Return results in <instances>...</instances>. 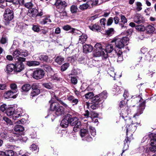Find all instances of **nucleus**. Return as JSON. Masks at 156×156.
<instances>
[{"label": "nucleus", "instance_id": "nucleus-14", "mask_svg": "<svg viewBox=\"0 0 156 156\" xmlns=\"http://www.w3.org/2000/svg\"><path fill=\"white\" fill-rule=\"evenodd\" d=\"M144 21V17L140 14L136 13L134 17V22L137 24L142 23Z\"/></svg>", "mask_w": 156, "mask_h": 156}, {"label": "nucleus", "instance_id": "nucleus-42", "mask_svg": "<svg viewBox=\"0 0 156 156\" xmlns=\"http://www.w3.org/2000/svg\"><path fill=\"white\" fill-rule=\"evenodd\" d=\"M20 55V50L19 51L18 49H16L13 52V56L14 58H16Z\"/></svg>", "mask_w": 156, "mask_h": 156}, {"label": "nucleus", "instance_id": "nucleus-15", "mask_svg": "<svg viewBox=\"0 0 156 156\" xmlns=\"http://www.w3.org/2000/svg\"><path fill=\"white\" fill-rule=\"evenodd\" d=\"M69 114L67 115L65 118L62 120L61 123V126L63 128H66L69 123Z\"/></svg>", "mask_w": 156, "mask_h": 156}, {"label": "nucleus", "instance_id": "nucleus-54", "mask_svg": "<svg viewBox=\"0 0 156 156\" xmlns=\"http://www.w3.org/2000/svg\"><path fill=\"white\" fill-rule=\"evenodd\" d=\"M60 13V17L61 19H63L64 17L67 16V13L66 11L65 10L59 12Z\"/></svg>", "mask_w": 156, "mask_h": 156}, {"label": "nucleus", "instance_id": "nucleus-33", "mask_svg": "<svg viewBox=\"0 0 156 156\" xmlns=\"http://www.w3.org/2000/svg\"><path fill=\"white\" fill-rule=\"evenodd\" d=\"M14 129L16 132L19 133L23 131L24 129L22 126L17 125L15 126Z\"/></svg>", "mask_w": 156, "mask_h": 156}, {"label": "nucleus", "instance_id": "nucleus-36", "mask_svg": "<svg viewBox=\"0 0 156 156\" xmlns=\"http://www.w3.org/2000/svg\"><path fill=\"white\" fill-rule=\"evenodd\" d=\"M10 87L11 89V90H12L16 93L18 91L17 85L15 83H12L10 85Z\"/></svg>", "mask_w": 156, "mask_h": 156}, {"label": "nucleus", "instance_id": "nucleus-18", "mask_svg": "<svg viewBox=\"0 0 156 156\" xmlns=\"http://www.w3.org/2000/svg\"><path fill=\"white\" fill-rule=\"evenodd\" d=\"M16 93L12 90H9L6 92L4 94V97L5 98H15L16 97V95L15 94Z\"/></svg>", "mask_w": 156, "mask_h": 156}, {"label": "nucleus", "instance_id": "nucleus-9", "mask_svg": "<svg viewBox=\"0 0 156 156\" xmlns=\"http://www.w3.org/2000/svg\"><path fill=\"white\" fill-rule=\"evenodd\" d=\"M14 72L16 73H20L25 68V66L23 62H16L14 64Z\"/></svg>", "mask_w": 156, "mask_h": 156}, {"label": "nucleus", "instance_id": "nucleus-4", "mask_svg": "<svg viewBox=\"0 0 156 156\" xmlns=\"http://www.w3.org/2000/svg\"><path fill=\"white\" fill-rule=\"evenodd\" d=\"M92 105L90 108L94 110L97 108L99 106L101 102V100L98 95H96L91 98Z\"/></svg>", "mask_w": 156, "mask_h": 156}, {"label": "nucleus", "instance_id": "nucleus-23", "mask_svg": "<svg viewBox=\"0 0 156 156\" xmlns=\"http://www.w3.org/2000/svg\"><path fill=\"white\" fill-rule=\"evenodd\" d=\"M14 111L15 109L13 108L10 107L6 110V113L8 116H10V118H11Z\"/></svg>", "mask_w": 156, "mask_h": 156}, {"label": "nucleus", "instance_id": "nucleus-50", "mask_svg": "<svg viewBox=\"0 0 156 156\" xmlns=\"http://www.w3.org/2000/svg\"><path fill=\"white\" fill-rule=\"evenodd\" d=\"M17 114V115L19 116V117H20L23 112V110L20 108H18L16 110H15Z\"/></svg>", "mask_w": 156, "mask_h": 156}, {"label": "nucleus", "instance_id": "nucleus-7", "mask_svg": "<svg viewBox=\"0 0 156 156\" xmlns=\"http://www.w3.org/2000/svg\"><path fill=\"white\" fill-rule=\"evenodd\" d=\"M33 57L34 59L38 60L39 58L40 60L46 62L50 60L48 56L44 53L41 54L37 53L34 55Z\"/></svg>", "mask_w": 156, "mask_h": 156}, {"label": "nucleus", "instance_id": "nucleus-51", "mask_svg": "<svg viewBox=\"0 0 156 156\" xmlns=\"http://www.w3.org/2000/svg\"><path fill=\"white\" fill-rule=\"evenodd\" d=\"M43 85L45 88L49 89H51L53 87V86L51 83H44Z\"/></svg>", "mask_w": 156, "mask_h": 156}, {"label": "nucleus", "instance_id": "nucleus-64", "mask_svg": "<svg viewBox=\"0 0 156 156\" xmlns=\"http://www.w3.org/2000/svg\"><path fill=\"white\" fill-rule=\"evenodd\" d=\"M37 146L35 144H32L30 147V149L32 151H35L37 150Z\"/></svg>", "mask_w": 156, "mask_h": 156}, {"label": "nucleus", "instance_id": "nucleus-47", "mask_svg": "<svg viewBox=\"0 0 156 156\" xmlns=\"http://www.w3.org/2000/svg\"><path fill=\"white\" fill-rule=\"evenodd\" d=\"M63 29L67 31L70 30H71V31L73 32L75 30V29L73 28H72L69 26L68 25H66L64 26L63 27Z\"/></svg>", "mask_w": 156, "mask_h": 156}, {"label": "nucleus", "instance_id": "nucleus-55", "mask_svg": "<svg viewBox=\"0 0 156 156\" xmlns=\"http://www.w3.org/2000/svg\"><path fill=\"white\" fill-rule=\"evenodd\" d=\"M99 0H92V3L91 5L92 6H94L97 5L98 4H100V3H99Z\"/></svg>", "mask_w": 156, "mask_h": 156}, {"label": "nucleus", "instance_id": "nucleus-45", "mask_svg": "<svg viewBox=\"0 0 156 156\" xmlns=\"http://www.w3.org/2000/svg\"><path fill=\"white\" fill-rule=\"evenodd\" d=\"M71 82L74 85L76 84L77 83V80L76 77L73 76L71 77Z\"/></svg>", "mask_w": 156, "mask_h": 156}, {"label": "nucleus", "instance_id": "nucleus-44", "mask_svg": "<svg viewBox=\"0 0 156 156\" xmlns=\"http://www.w3.org/2000/svg\"><path fill=\"white\" fill-rule=\"evenodd\" d=\"M94 48L96 50H102L105 49L102 48V46L101 44L97 43L94 46Z\"/></svg>", "mask_w": 156, "mask_h": 156}, {"label": "nucleus", "instance_id": "nucleus-37", "mask_svg": "<svg viewBox=\"0 0 156 156\" xmlns=\"http://www.w3.org/2000/svg\"><path fill=\"white\" fill-rule=\"evenodd\" d=\"M90 6L89 4L86 3L80 5L79 7L80 9L82 10H84L87 9Z\"/></svg>", "mask_w": 156, "mask_h": 156}, {"label": "nucleus", "instance_id": "nucleus-53", "mask_svg": "<svg viewBox=\"0 0 156 156\" xmlns=\"http://www.w3.org/2000/svg\"><path fill=\"white\" fill-rule=\"evenodd\" d=\"M128 33L127 32L124 33L123 34L122 33L120 35V36L121 37L119 39H127V38H129L128 37L126 36L125 35L128 36Z\"/></svg>", "mask_w": 156, "mask_h": 156}, {"label": "nucleus", "instance_id": "nucleus-46", "mask_svg": "<svg viewBox=\"0 0 156 156\" xmlns=\"http://www.w3.org/2000/svg\"><path fill=\"white\" fill-rule=\"evenodd\" d=\"M20 55L26 57L28 55V51L26 50H20Z\"/></svg>", "mask_w": 156, "mask_h": 156}, {"label": "nucleus", "instance_id": "nucleus-1", "mask_svg": "<svg viewBox=\"0 0 156 156\" xmlns=\"http://www.w3.org/2000/svg\"><path fill=\"white\" fill-rule=\"evenodd\" d=\"M51 103V110L55 112V113L57 116L62 115L64 113V110L62 107L60 106L57 102Z\"/></svg>", "mask_w": 156, "mask_h": 156}, {"label": "nucleus", "instance_id": "nucleus-62", "mask_svg": "<svg viewBox=\"0 0 156 156\" xmlns=\"http://www.w3.org/2000/svg\"><path fill=\"white\" fill-rule=\"evenodd\" d=\"M113 22V19L112 17L109 18L107 22V25L109 26L111 25Z\"/></svg>", "mask_w": 156, "mask_h": 156}, {"label": "nucleus", "instance_id": "nucleus-31", "mask_svg": "<svg viewBox=\"0 0 156 156\" xmlns=\"http://www.w3.org/2000/svg\"><path fill=\"white\" fill-rule=\"evenodd\" d=\"M64 58L61 56H58L55 60V62L59 65H61L64 61Z\"/></svg>", "mask_w": 156, "mask_h": 156}, {"label": "nucleus", "instance_id": "nucleus-58", "mask_svg": "<svg viewBox=\"0 0 156 156\" xmlns=\"http://www.w3.org/2000/svg\"><path fill=\"white\" fill-rule=\"evenodd\" d=\"M100 23L102 27H105V22H106V20L105 18L101 19L100 20Z\"/></svg>", "mask_w": 156, "mask_h": 156}, {"label": "nucleus", "instance_id": "nucleus-38", "mask_svg": "<svg viewBox=\"0 0 156 156\" xmlns=\"http://www.w3.org/2000/svg\"><path fill=\"white\" fill-rule=\"evenodd\" d=\"M91 135L93 136L96 135V130L94 127L90 126L89 127Z\"/></svg>", "mask_w": 156, "mask_h": 156}, {"label": "nucleus", "instance_id": "nucleus-57", "mask_svg": "<svg viewBox=\"0 0 156 156\" xmlns=\"http://www.w3.org/2000/svg\"><path fill=\"white\" fill-rule=\"evenodd\" d=\"M119 107L120 108V110L123 109L122 108H125L126 107V105L125 104V102L124 101H121L119 104Z\"/></svg>", "mask_w": 156, "mask_h": 156}, {"label": "nucleus", "instance_id": "nucleus-19", "mask_svg": "<svg viewBox=\"0 0 156 156\" xmlns=\"http://www.w3.org/2000/svg\"><path fill=\"white\" fill-rule=\"evenodd\" d=\"M13 64H10L7 65L5 69V72L7 74H10L13 71H14L15 66Z\"/></svg>", "mask_w": 156, "mask_h": 156}, {"label": "nucleus", "instance_id": "nucleus-60", "mask_svg": "<svg viewBox=\"0 0 156 156\" xmlns=\"http://www.w3.org/2000/svg\"><path fill=\"white\" fill-rule=\"evenodd\" d=\"M20 117L19 115H17V114L16 112L15 111H14L13 115L11 118H12V119L14 120H16Z\"/></svg>", "mask_w": 156, "mask_h": 156}, {"label": "nucleus", "instance_id": "nucleus-30", "mask_svg": "<svg viewBox=\"0 0 156 156\" xmlns=\"http://www.w3.org/2000/svg\"><path fill=\"white\" fill-rule=\"evenodd\" d=\"M145 28L147 32L150 34L153 33L155 30L154 28L151 25H148L145 27Z\"/></svg>", "mask_w": 156, "mask_h": 156}, {"label": "nucleus", "instance_id": "nucleus-35", "mask_svg": "<svg viewBox=\"0 0 156 156\" xmlns=\"http://www.w3.org/2000/svg\"><path fill=\"white\" fill-rule=\"evenodd\" d=\"M135 29L138 31H144L145 30V27L142 25L136 26Z\"/></svg>", "mask_w": 156, "mask_h": 156}, {"label": "nucleus", "instance_id": "nucleus-27", "mask_svg": "<svg viewBox=\"0 0 156 156\" xmlns=\"http://www.w3.org/2000/svg\"><path fill=\"white\" fill-rule=\"evenodd\" d=\"M30 85L29 84H25L21 88L22 91L27 92L28 91L31 89Z\"/></svg>", "mask_w": 156, "mask_h": 156}, {"label": "nucleus", "instance_id": "nucleus-25", "mask_svg": "<svg viewBox=\"0 0 156 156\" xmlns=\"http://www.w3.org/2000/svg\"><path fill=\"white\" fill-rule=\"evenodd\" d=\"M69 123L71 126H74L78 121L77 118L76 117L72 118L71 115H69Z\"/></svg>", "mask_w": 156, "mask_h": 156}, {"label": "nucleus", "instance_id": "nucleus-59", "mask_svg": "<svg viewBox=\"0 0 156 156\" xmlns=\"http://www.w3.org/2000/svg\"><path fill=\"white\" fill-rule=\"evenodd\" d=\"M90 117L91 119H94V118L97 117L98 116V115L97 113H94V112H91L90 114Z\"/></svg>", "mask_w": 156, "mask_h": 156}, {"label": "nucleus", "instance_id": "nucleus-13", "mask_svg": "<svg viewBox=\"0 0 156 156\" xmlns=\"http://www.w3.org/2000/svg\"><path fill=\"white\" fill-rule=\"evenodd\" d=\"M114 49L113 46L112 44H109L106 46L104 52H103L104 57L105 58H107L108 56V53L111 52Z\"/></svg>", "mask_w": 156, "mask_h": 156}, {"label": "nucleus", "instance_id": "nucleus-26", "mask_svg": "<svg viewBox=\"0 0 156 156\" xmlns=\"http://www.w3.org/2000/svg\"><path fill=\"white\" fill-rule=\"evenodd\" d=\"M104 51L105 50H96V51L93 52V56L95 57H100L101 56H102L104 57L103 52H104Z\"/></svg>", "mask_w": 156, "mask_h": 156}, {"label": "nucleus", "instance_id": "nucleus-41", "mask_svg": "<svg viewBox=\"0 0 156 156\" xmlns=\"http://www.w3.org/2000/svg\"><path fill=\"white\" fill-rule=\"evenodd\" d=\"M5 152L7 156H13L14 154V152L12 150H6Z\"/></svg>", "mask_w": 156, "mask_h": 156}, {"label": "nucleus", "instance_id": "nucleus-12", "mask_svg": "<svg viewBox=\"0 0 156 156\" xmlns=\"http://www.w3.org/2000/svg\"><path fill=\"white\" fill-rule=\"evenodd\" d=\"M115 44L116 46L119 48H122L124 47V46L127 45L128 43L129 40H120L117 41L118 40H115Z\"/></svg>", "mask_w": 156, "mask_h": 156}, {"label": "nucleus", "instance_id": "nucleus-43", "mask_svg": "<svg viewBox=\"0 0 156 156\" xmlns=\"http://www.w3.org/2000/svg\"><path fill=\"white\" fill-rule=\"evenodd\" d=\"M78 8L77 7L74 5H73L70 7V10L72 13H76L77 12Z\"/></svg>", "mask_w": 156, "mask_h": 156}, {"label": "nucleus", "instance_id": "nucleus-3", "mask_svg": "<svg viewBox=\"0 0 156 156\" xmlns=\"http://www.w3.org/2000/svg\"><path fill=\"white\" fill-rule=\"evenodd\" d=\"M121 112L120 113V115L122 118L125 120H127L128 122H131V121L129 119V115L131 111L129 108L126 107L125 109H120Z\"/></svg>", "mask_w": 156, "mask_h": 156}, {"label": "nucleus", "instance_id": "nucleus-8", "mask_svg": "<svg viewBox=\"0 0 156 156\" xmlns=\"http://www.w3.org/2000/svg\"><path fill=\"white\" fill-rule=\"evenodd\" d=\"M44 74V71L42 69H36L33 73V77L36 79H41Z\"/></svg>", "mask_w": 156, "mask_h": 156}, {"label": "nucleus", "instance_id": "nucleus-48", "mask_svg": "<svg viewBox=\"0 0 156 156\" xmlns=\"http://www.w3.org/2000/svg\"><path fill=\"white\" fill-rule=\"evenodd\" d=\"M106 33L109 36H112L114 33V29L113 28H110L107 30Z\"/></svg>", "mask_w": 156, "mask_h": 156}, {"label": "nucleus", "instance_id": "nucleus-2", "mask_svg": "<svg viewBox=\"0 0 156 156\" xmlns=\"http://www.w3.org/2000/svg\"><path fill=\"white\" fill-rule=\"evenodd\" d=\"M138 124L136 123H132L130 125H128L126 126V135L128 137V140L129 137V139H132L133 133L135 132L136 129V126Z\"/></svg>", "mask_w": 156, "mask_h": 156}, {"label": "nucleus", "instance_id": "nucleus-56", "mask_svg": "<svg viewBox=\"0 0 156 156\" xmlns=\"http://www.w3.org/2000/svg\"><path fill=\"white\" fill-rule=\"evenodd\" d=\"M44 69L47 71L51 72L52 71V69L51 67L48 65H45L44 66Z\"/></svg>", "mask_w": 156, "mask_h": 156}, {"label": "nucleus", "instance_id": "nucleus-63", "mask_svg": "<svg viewBox=\"0 0 156 156\" xmlns=\"http://www.w3.org/2000/svg\"><path fill=\"white\" fill-rule=\"evenodd\" d=\"M3 119L5 121L7 124H11V120L9 118L6 117H4L3 118Z\"/></svg>", "mask_w": 156, "mask_h": 156}, {"label": "nucleus", "instance_id": "nucleus-28", "mask_svg": "<svg viewBox=\"0 0 156 156\" xmlns=\"http://www.w3.org/2000/svg\"><path fill=\"white\" fill-rule=\"evenodd\" d=\"M146 56L147 57L146 58L147 59V60L154 57L155 56V54L154 50H150L147 53V54L146 55Z\"/></svg>", "mask_w": 156, "mask_h": 156}, {"label": "nucleus", "instance_id": "nucleus-32", "mask_svg": "<svg viewBox=\"0 0 156 156\" xmlns=\"http://www.w3.org/2000/svg\"><path fill=\"white\" fill-rule=\"evenodd\" d=\"M98 97L100 98V99L101 100V102H102V101L106 98L107 97V94L106 91H104L101 93Z\"/></svg>", "mask_w": 156, "mask_h": 156}, {"label": "nucleus", "instance_id": "nucleus-39", "mask_svg": "<svg viewBox=\"0 0 156 156\" xmlns=\"http://www.w3.org/2000/svg\"><path fill=\"white\" fill-rule=\"evenodd\" d=\"M85 98L87 99H90L93 98L94 97V94L93 92H89L84 95Z\"/></svg>", "mask_w": 156, "mask_h": 156}, {"label": "nucleus", "instance_id": "nucleus-21", "mask_svg": "<svg viewBox=\"0 0 156 156\" xmlns=\"http://www.w3.org/2000/svg\"><path fill=\"white\" fill-rule=\"evenodd\" d=\"M38 10L36 9L33 8L29 10L28 15L31 17H34L37 15Z\"/></svg>", "mask_w": 156, "mask_h": 156}, {"label": "nucleus", "instance_id": "nucleus-29", "mask_svg": "<svg viewBox=\"0 0 156 156\" xmlns=\"http://www.w3.org/2000/svg\"><path fill=\"white\" fill-rule=\"evenodd\" d=\"M51 21L49 17H45L40 21V23L41 25H44L46 24H48Z\"/></svg>", "mask_w": 156, "mask_h": 156}, {"label": "nucleus", "instance_id": "nucleus-49", "mask_svg": "<svg viewBox=\"0 0 156 156\" xmlns=\"http://www.w3.org/2000/svg\"><path fill=\"white\" fill-rule=\"evenodd\" d=\"M39 27L40 26L38 25H33L32 29L34 32H38L40 30Z\"/></svg>", "mask_w": 156, "mask_h": 156}, {"label": "nucleus", "instance_id": "nucleus-52", "mask_svg": "<svg viewBox=\"0 0 156 156\" xmlns=\"http://www.w3.org/2000/svg\"><path fill=\"white\" fill-rule=\"evenodd\" d=\"M121 22L123 24H125L127 22V20L125 16L124 15H121Z\"/></svg>", "mask_w": 156, "mask_h": 156}, {"label": "nucleus", "instance_id": "nucleus-10", "mask_svg": "<svg viewBox=\"0 0 156 156\" xmlns=\"http://www.w3.org/2000/svg\"><path fill=\"white\" fill-rule=\"evenodd\" d=\"M31 87L32 91L30 94V98H33L34 97L37 95L40 94V90L35 84H33Z\"/></svg>", "mask_w": 156, "mask_h": 156}, {"label": "nucleus", "instance_id": "nucleus-16", "mask_svg": "<svg viewBox=\"0 0 156 156\" xmlns=\"http://www.w3.org/2000/svg\"><path fill=\"white\" fill-rule=\"evenodd\" d=\"M152 137L151 139L149 149L151 152L156 153V139Z\"/></svg>", "mask_w": 156, "mask_h": 156}, {"label": "nucleus", "instance_id": "nucleus-11", "mask_svg": "<svg viewBox=\"0 0 156 156\" xmlns=\"http://www.w3.org/2000/svg\"><path fill=\"white\" fill-rule=\"evenodd\" d=\"M80 135L81 137L86 136V140L88 141L92 140V138L89 135L88 131L85 129H82L80 130Z\"/></svg>", "mask_w": 156, "mask_h": 156}, {"label": "nucleus", "instance_id": "nucleus-5", "mask_svg": "<svg viewBox=\"0 0 156 156\" xmlns=\"http://www.w3.org/2000/svg\"><path fill=\"white\" fill-rule=\"evenodd\" d=\"M62 0H56L55 5L56 6L57 11L60 12L64 10L67 6V4L65 1H62Z\"/></svg>", "mask_w": 156, "mask_h": 156}, {"label": "nucleus", "instance_id": "nucleus-6", "mask_svg": "<svg viewBox=\"0 0 156 156\" xmlns=\"http://www.w3.org/2000/svg\"><path fill=\"white\" fill-rule=\"evenodd\" d=\"M14 17L13 11L8 8L5 9L3 15V19L4 20L9 21L11 20Z\"/></svg>", "mask_w": 156, "mask_h": 156}, {"label": "nucleus", "instance_id": "nucleus-61", "mask_svg": "<svg viewBox=\"0 0 156 156\" xmlns=\"http://www.w3.org/2000/svg\"><path fill=\"white\" fill-rule=\"evenodd\" d=\"M51 78L53 80H60L59 78L58 77V76L56 74H54L51 77Z\"/></svg>", "mask_w": 156, "mask_h": 156}, {"label": "nucleus", "instance_id": "nucleus-24", "mask_svg": "<svg viewBox=\"0 0 156 156\" xmlns=\"http://www.w3.org/2000/svg\"><path fill=\"white\" fill-rule=\"evenodd\" d=\"M83 51L87 53L91 52L93 50V47L90 44H85L83 46Z\"/></svg>", "mask_w": 156, "mask_h": 156}, {"label": "nucleus", "instance_id": "nucleus-17", "mask_svg": "<svg viewBox=\"0 0 156 156\" xmlns=\"http://www.w3.org/2000/svg\"><path fill=\"white\" fill-rule=\"evenodd\" d=\"M145 103L143 102L137 107V112L133 115L134 117L136 116H138L142 113L143 111L145 108Z\"/></svg>", "mask_w": 156, "mask_h": 156}, {"label": "nucleus", "instance_id": "nucleus-34", "mask_svg": "<svg viewBox=\"0 0 156 156\" xmlns=\"http://www.w3.org/2000/svg\"><path fill=\"white\" fill-rule=\"evenodd\" d=\"M135 5H136L135 9L137 11H140L142 9V5L140 2H137L135 3Z\"/></svg>", "mask_w": 156, "mask_h": 156}, {"label": "nucleus", "instance_id": "nucleus-40", "mask_svg": "<svg viewBox=\"0 0 156 156\" xmlns=\"http://www.w3.org/2000/svg\"><path fill=\"white\" fill-rule=\"evenodd\" d=\"M69 66V63H65L61 66V70L62 71H65L67 69Z\"/></svg>", "mask_w": 156, "mask_h": 156}, {"label": "nucleus", "instance_id": "nucleus-22", "mask_svg": "<svg viewBox=\"0 0 156 156\" xmlns=\"http://www.w3.org/2000/svg\"><path fill=\"white\" fill-rule=\"evenodd\" d=\"M122 89V87L115 85L114 86V88L113 89V91L114 92V94L118 95L121 93Z\"/></svg>", "mask_w": 156, "mask_h": 156}, {"label": "nucleus", "instance_id": "nucleus-20", "mask_svg": "<svg viewBox=\"0 0 156 156\" xmlns=\"http://www.w3.org/2000/svg\"><path fill=\"white\" fill-rule=\"evenodd\" d=\"M88 27L90 30L94 31L100 32L101 31V27L96 24L89 26Z\"/></svg>", "mask_w": 156, "mask_h": 156}]
</instances>
